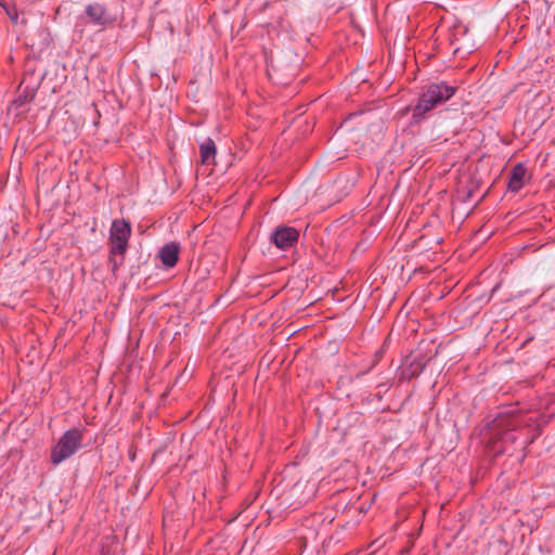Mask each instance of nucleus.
<instances>
[{
  "label": "nucleus",
  "instance_id": "f257e3e1",
  "mask_svg": "<svg viewBox=\"0 0 555 555\" xmlns=\"http://www.w3.org/2000/svg\"><path fill=\"white\" fill-rule=\"evenodd\" d=\"M459 87L447 81L431 82L422 88L416 104L412 108L411 122L416 125L425 119L431 111L448 102Z\"/></svg>",
  "mask_w": 555,
  "mask_h": 555
},
{
  "label": "nucleus",
  "instance_id": "f03ea898",
  "mask_svg": "<svg viewBox=\"0 0 555 555\" xmlns=\"http://www.w3.org/2000/svg\"><path fill=\"white\" fill-rule=\"evenodd\" d=\"M131 232V223L128 220H113L108 236L112 271H116L122 264Z\"/></svg>",
  "mask_w": 555,
  "mask_h": 555
},
{
  "label": "nucleus",
  "instance_id": "7ed1b4c3",
  "mask_svg": "<svg viewBox=\"0 0 555 555\" xmlns=\"http://www.w3.org/2000/svg\"><path fill=\"white\" fill-rule=\"evenodd\" d=\"M82 433L79 429L67 430L51 451V461L59 465L74 455L81 447Z\"/></svg>",
  "mask_w": 555,
  "mask_h": 555
},
{
  "label": "nucleus",
  "instance_id": "20e7f679",
  "mask_svg": "<svg viewBox=\"0 0 555 555\" xmlns=\"http://www.w3.org/2000/svg\"><path fill=\"white\" fill-rule=\"evenodd\" d=\"M80 20L83 23H90L101 29L114 22L106 8L98 2L88 4L85 9V16H81Z\"/></svg>",
  "mask_w": 555,
  "mask_h": 555
},
{
  "label": "nucleus",
  "instance_id": "39448f33",
  "mask_svg": "<svg viewBox=\"0 0 555 555\" xmlns=\"http://www.w3.org/2000/svg\"><path fill=\"white\" fill-rule=\"evenodd\" d=\"M28 77L24 76L20 86L17 87L16 96L12 100L11 106L16 109L24 107L30 103L37 93L39 82L28 81Z\"/></svg>",
  "mask_w": 555,
  "mask_h": 555
},
{
  "label": "nucleus",
  "instance_id": "423d86ee",
  "mask_svg": "<svg viewBox=\"0 0 555 555\" xmlns=\"http://www.w3.org/2000/svg\"><path fill=\"white\" fill-rule=\"evenodd\" d=\"M299 232L293 227H278L271 234L270 241L280 249H288L297 243Z\"/></svg>",
  "mask_w": 555,
  "mask_h": 555
},
{
  "label": "nucleus",
  "instance_id": "0eeeda50",
  "mask_svg": "<svg viewBox=\"0 0 555 555\" xmlns=\"http://www.w3.org/2000/svg\"><path fill=\"white\" fill-rule=\"evenodd\" d=\"M180 245L176 242L166 243L158 251V257L165 268H173L179 260Z\"/></svg>",
  "mask_w": 555,
  "mask_h": 555
},
{
  "label": "nucleus",
  "instance_id": "6e6552de",
  "mask_svg": "<svg viewBox=\"0 0 555 555\" xmlns=\"http://www.w3.org/2000/svg\"><path fill=\"white\" fill-rule=\"evenodd\" d=\"M527 176V168L524 164H517L508 178L507 189L511 192H518L525 184V179Z\"/></svg>",
  "mask_w": 555,
  "mask_h": 555
},
{
  "label": "nucleus",
  "instance_id": "1a4fd4ad",
  "mask_svg": "<svg viewBox=\"0 0 555 555\" xmlns=\"http://www.w3.org/2000/svg\"><path fill=\"white\" fill-rule=\"evenodd\" d=\"M199 154H201V163L205 166H210L215 164V158L217 154V147L215 141L210 138L206 139L199 145Z\"/></svg>",
  "mask_w": 555,
  "mask_h": 555
},
{
  "label": "nucleus",
  "instance_id": "9d476101",
  "mask_svg": "<svg viewBox=\"0 0 555 555\" xmlns=\"http://www.w3.org/2000/svg\"><path fill=\"white\" fill-rule=\"evenodd\" d=\"M5 13L13 23H17L18 13L15 7L3 5Z\"/></svg>",
  "mask_w": 555,
  "mask_h": 555
},
{
  "label": "nucleus",
  "instance_id": "9b49d317",
  "mask_svg": "<svg viewBox=\"0 0 555 555\" xmlns=\"http://www.w3.org/2000/svg\"><path fill=\"white\" fill-rule=\"evenodd\" d=\"M421 371V367H420V364H416V367L415 370L412 372L411 376H406L405 375V371L402 372V376H401V379H404V378H411L412 376L418 374V372Z\"/></svg>",
  "mask_w": 555,
  "mask_h": 555
}]
</instances>
